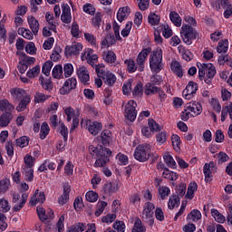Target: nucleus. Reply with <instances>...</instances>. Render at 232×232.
I'll list each match as a JSON object with an SVG mask.
<instances>
[{
  "label": "nucleus",
  "instance_id": "obj_1",
  "mask_svg": "<svg viewBox=\"0 0 232 232\" xmlns=\"http://www.w3.org/2000/svg\"><path fill=\"white\" fill-rule=\"evenodd\" d=\"M149 66L152 73H160L164 70L162 48L157 47L149 53Z\"/></svg>",
  "mask_w": 232,
  "mask_h": 232
},
{
  "label": "nucleus",
  "instance_id": "obj_2",
  "mask_svg": "<svg viewBox=\"0 0 232 232\" xmlns=\"http://www.w3.org/2000/svg\"><path fill=\"white\" fill-rule=\"evenodd\" d=\"M197 66L198 68V79L199 81H204L205 84L211 86L213 84V79L217 75V68L213 63H198Z\"/></svg>",
  "mask_w": 232,
  "mask_h": 232
},
{
  "label": "nucleus",
  "instance_id": "obj_3",
  "mask_svg": "<svg viewBox=\"0 0 232 232\" xmlns=\"http://www.w3.org/2000/svg\"><path fill=\"white\" fill-rule=\"evenodd\" d=\"M11 95L15 99V101H18L19 103L16 106V111H24L28 108V104L32 102V96L28 94L24 89L22 88H16L11 91Z\"/></svg>",
  "mask_w": 232,
  "mask_h": 232
},
{
  "label": "nucleus",
  "instance_id": "obj_4",
  "mask_svg": "<svg viewBox=\"0 0 232 232\" xmlns=\"http://www.w3.org/2000/svg\"><path fill=\"white\" fill-rule=\"evenodd\" d=\"M180 36L183 43L188 46H190V44H193V41H196V39L200 37V34H198V31L193 28L190 24H183L180 30Z\"/></svg>",
  "mask_w": 232,
  "mask_h": 232
},
{
  "label": "nucleus",
  "instance_id": "obj_5",
  "mask_svg": "<svg viewBox=\"0 0 232 232\" xmlns=\"http://www.w3.org/2000/svg\"><path fill=\"white\" fill-rule=\"evenodd\" d=\"M133 157L138 162H148L151 157V145L149 143H142L136 147Z\"/></svg>",
  "mask_w": 232,
  "mask_h": 232
},
{
  "label": "nucleus",
  "instance_id": "obj_6",
  "mask_svg": "<svg viewBox=\"0 0 232 232\" xmlns=\"http://www.w3.org/2000/svg\"><path fill=\"white\" fill-rule=\"evenodd\" d=\"M102 68H104L103 64L97 65L95 69L96 72L102 77L107 86H113L117 82V76L113 72L104 71Z\"/></svg>",
  "mask_w": 232,
  "mask_h": 232
},
{
  "label": "nucleus",
  "instance_id": "obj_7",
  "mask_svg": "<svg viewBox=\"0 0 232 232\" xmlns=\"http://www.w3.org/2000/svg\"><path fill=\"white\" fill-rule=\"evenodd\" d=\"M124 117L130 122H135L137 119V102L130 100L125 105Z\"/></svg>",
  "mask_w": 232,
  "mask_h": 232
},
{
  "label": "nucleus",
  "instance_id": "obj_8",
  "mask_svg": "<svg viewBox=\"0 0 232 232\" xmlns=\"http://www.w3.org/2000/svg\"><path fill=\"white\" fill-rule=\"evenodd\" d=\"M150 53L151 47L144 48L139 53L136 58V67L138 68V72H144L146 60L148 59V55H150Z\"/></svg>",
  "mask_w": 232,
  "mask_h": 232
},
{
  "label": "nucleus",
  "instance_id": "obj_9",
  "mask_svg": "<svg viewBox=\"0 0 232 232\" xmlns=\"http://www.w3.org/2000/svg\"><path fill=\"white\" fill-rule=\"evenodd\" d=\"M83 127L94 137L102 131V124L97 121L86 120Z\"/></svg>",
  "mask_w": 232,
  "mask_h": 232
},
{
  "label": "nucleus",
  "instance_id": "obj_10",
  "mask_svg": "<svg viewBox=\"0 0 232 232\" xmlns=\"http://www.w3.org/2000/svg\"><path fill=\"white\" fill-rule=\"evenodd\" d=\"M82 51V44L74 42L72 45H66L64 49V53L66 57L72 55H79L80 52Z\"/></svg>",
  "mask_w": 232,
  "mask_h": 232
},
{
  "label": "nucleus",
  "instance_id": "obj_11",
  "mask_svg": "<svg viewBox=\"0 0 232 232\" xmlns=\"http://www.w3.org/2000/svg\"><path fill=\"white\" fill-rule=\"evenodd\" d=\"M75 88H77V79L72 77L64 82L63 88L60 89V92L63 95H68V93H70L72 90H75Z\"/></svg>",
  "mask_w": 232,
  "mask_h": 232
},
{
  "label": "nucleus",
  "instance_id": "obj_12",
  "mask_svg": "<svg viewBox=\"0 0 232 232\" xmlns=\"http://www.w3.org/2000/svg\"><path fill=\"white\" fill-rule=\"evenodd\" d=\"M72 191V187L69 183H64L63 185V194L58 198V204L60 206H64V204H68V200H70V192Z\"/></svg>",
  "mask_w": 232,
  "mask_h": 232
},
{
  "label": "nucleus",
  "instance_id": "obj_13",
  "mask_svg": "<svg viewBox=\"0 0 232 232\" xmlns=\"http://www.w3.org/2000/svg\"><path fill=\"white\" fill-rule=\"evenodd\" d=\"M102 191L105 195L110 197L119 191V183L107 181L103 184Z\"/></svg>",
  "mask_w": 232,
  "mask_h": 232
},
{
  "label": "nucleus",
  "instance_id": "obj_14",
  "mask_svg": "<svg viewBox=\"0 0 232 232\" xmlns=\"http://www.w3.org/2000/svg\"><path fill=\"white\" fill-rule=\"evenodd\" d=\"M186 108L194 114V117H198L202 113V104L198 102L192 101L186 104Z\"/></svg>",
  "mask_w": 232,
  "mask_h": 232
},
{
  "label": "nucleus",
  "instance_id": "obj_15",
  "mask_svg": "<svg viewBox=\"0 0 232 232\" xmlns=\"http://www.w3.org/2000/svg\"><path fill=\"white\" fill-rule=\"evenodd\" d=\"M46 196L44 192L36 189L34 196L31 198V206H37V204H44Z\"/></svg>",
  "mask_w": 232,
  "mask_h": 232
},
{
  "label": "nucleus",
  "instance_id": "obj_16",
  "mask_svg": "<svg viewBox=\"0 0 232 232\" xmlns=\"http://www.w3.org/2000/svg\"><path fill=\"white\" fill-rule=\"evenodd\" d=\"M170 70L179 79H182L184 77V69L182 68V64H180V62L179 61H172L170 63Z\"/></svg>",
  "mask_w": 232,
  "mask_h": 232
},
{
  "label": "nucleus",
  "instance_id": "obj_17",
  "mask_svg": "<svg viewBox=\"0 0 232 232\" xmlns=\"http://www.w3.org/2000/svg\"><path fill=\"white\" fill-rule=\"evenodd\" d=\"M39 82L45 92H49L50 93L53 90V82H52L51 77L45 78L44 76L41 75L39 77Z\"/></svg>",
  "mask_w": 232,
  "mask_h": 232
},
{
  "label": "nucleus",
  "instance_id": "obj_18",
  "mask_svg": "<svg viewBox=\"0 0 232 232\" xmlns=\"http://www.w3.org/2000/svg\"><path fill=\"white\" fill-rule=\"evenodd\" d=\"M76 73L78 75V79L83 84H86V82H90V74L88 73V69H86L85 66H82L79 69H77Z\"/></svg>",
  "mask_w": 232,
  "mask_h": 232
},
{
  "label": "nucleus",
  "instance_id": "obj_19",
  "mask_svg": "<svg viewBox=\"0 0 232 232\" xmlns=\"http://www.w3.org/2000/svg\"><path fill=\"white\" fill-rule=\"evenodd\" d=\"M215 168V163L213 161L206 163L203 167V173L205 175V182H211L213 180V175L211 174V169Z\"/></svg>",
  "mask_w": 232,
  "mask_h": 232
},
{
  "label": "nucleus",
  "instance_id": "obj_20",
  "mask_svg": "<svg viewBox=\"0 0 232 232\" xmlns=\"http://www.w3.org/2000/svg\"><path fill=\"white\" fill-rule=\"evenodd\" d=\"M14 119V114L10 111H5L0 116V128H6L12 120Z\"/></svg>",
  "mask_w": 232,
  "mask_h": 232
},
{
  "label": "nucleus",
  "instance_id": "obj_21",
  "mask_svg": "<svg viewBox=\"0 0 232 232\" xmlns=\"http://www.w3.org/2000/svg\"><path fill=\"white\" fill-rule=\"evenodd\" d=\"M102 59L107 63V64H115V61H117V54L113 51H104L102 53Z\"/></svg>",
  "mask_w": 232,
  "mask_h": 232
},
{
  "label": "nucleus",
  "instance_id": "obj_22",
  "mask_svg": "<svg viewBox=\"0 0 232 232\" xmlns=\"http://www.w3.org/2000/svg\"><path fill=\"white\" fill-rule=\"evenodd\" d=\"M178 50L179 53H181L182 59H184V61H187V63L193 61V53H191L188 49H186L184 45H179Z\"/></svg>",
  "mask_w": 232,
  "mask_h": 232
},
{
  "label": "nucleus",
  "instance_id": "obj_23",
  "mask_svg": "<svg viewBox=\"0 0 232 232\" xmlns=\"http://www.w3.org/2000/svg\"><path fill=\"white\" fill-rule=\"evenodd\" d=\"M27 23L34 35H37V34H39V21H37L35 17L30 15L27 17Z\"/></svg>",
  "mask_w": 232,
  "mask_h": 232
},
{
  "label": "nucleus",
  "instance_id": "obj_24",
  "mask_svg": "<svg viewBox=\"0 0 232 232\" xmlns=\"http://www.w3.org/2000/svg\"><path fill=\"white\" fill-rule=\"evenodd\" d=\"M130 16V7L124 6L121 7L117 12V20L119 23H122L125 19H128Z\"/></svg>",
  "mask_w": 232,
  "mask_h": 232
},
{
  "label": "nucleus",
  "instance_id": "obj_25",
  "mask_svg": "<svg viewBox=\"0 0 232 232\" xmlns=\"http://www.w3.org/2000/svg\"><path fill=\"white\" fill-rule=\"evenodd\" d=\"M154 209H155V204L150 201L145 203V206L143 208V215L146 217V218H153Z\"/></svg>",
  "mask_w": 232,
  "mask_h": 232
},
{
  "label": "nucleus",
  "instance_id": "obj_26",
  "mask_svg": "<svg viewBox=\"0 0 232 232\" xmlns=\"http://www.w3.org/2000/svg\"><path fill=\"white\" fill-rule=\"evenodd\" d=\"M100 139L103 146H110V143L111 142V130H102L101 133Z\"/></svg>",
  "mask_w": 232,
  "mask_h": 232
},
{
  "label": "nucleus",
  "instance_id": "obj_27",
  "mask_svg": "<svg viewBox=\"0 0 232 232\" xmlns=\"http://www.w3.org/2000/svg\"><path fill=\"white\" fill-rule=\"evenodd\" d=\"M198 189V185L197 182L189 183L187 190V194L185 195V198H188V200H193L195 197V191Z\"/></svg>",
  "mask_w": 232,
  "mask_h": 232
},
{
  "label": "nucleus",
  "instance_id": "obj_28",
  "mask_svg": "<svg viewBox=\"0 0 232 232\" xmlns=\"http://www.w3.org/2000/svg\"><path fill=\"white\" fill-rule=\"evenodd\" d=\"M179 206H180V197L177 194H173L169 199L168 208L172 210L175 209V208H179Z\"/></svg>",
  "mask_w": 232,
  "mask_h": 232
},
{
  "label": "nucleus",
  "instance_id": "obj_29",
  "mask_svg": "<svg viewBox=\"0 0 232 232\" xmlns=\"http://www.w3.org/2000/svg\"><path fill=\"white\" fill-rule=\"evenodd\" d=\"M163 179H167L172 182L179 180V173L169 170V169H165V171L162 172Z\"/></svg>",
  "mask_w": 232,
  "mask_h": 232
},
{
  "label": "nucleus",
  "instance_id": "obj_30",
  "mask_svg": "<svg viewBox=\"0 0 232 232\" xmlns=\"http://www.w3.org/2000/svg\"><path fill=\"white\" fill-rule=\"evenodd\" d=\"M22 175H24L25 182H34V169L22 167Z\"/></svg>",
  "mask_w": 232,
  "mask_h": 232
},
{
  "label": "nucleus",
  "instance_id": "obj_31",
  "mask_svg": "<svg viewBox=\"0 0 232 232\" xmlns=\"http://www.w3.org/2000/svg\"><path fill=\"white\" fill-rule=\"evenodd\" d=\"M169 19L171 23L175 24L178 28H179V26H182V18L176 11H171L169 13Z\"/></svg>",
  "mask_w": 232,
  "mask_h": 232
},
{
  "label": "nucleus",
  "instance_id": "obj_32",
  "mask_svg": "<svg viewBox=\"0 0 232 232\" xmlns=\"http://www.w3.org/2000/svg\"><path fill=\"white\" fill-rule=\"evenodd\" d=\"M160 90V87H158L157 85H154L151 82H147L145 84V95H155Z\"/></svg>",
  "mask_w": 232,
  "mask_h": 232
},
{
  "label": "nucleus",
  "instance_id": "obj_33",
  "mask_svg": "<svg viewBox=\"0 0 232 232\" xmlns=\"http://www.w3.org/2000/svg\"><path fill=\"white\" fill-rule=\"evenodd\" d=\"M202 218V213L198 209L191 210L187 216V221L192 220V222H198Z\"/></svg>",
  "mask_w": 232,
  "mask_h": 232
},
{
  "label": "nucleus",
  "instance_id": "obj_34",
  "mask_svg": "<svg viewBox=\"0 0 232 232\" xmlns=\"http://www.w3.org/2000/svg\"><path fill=\"white\" fill-rule=\"evenodd\" d=\"M110 162V158L104 157L102 154L99 155V157L96 159V161L94 162V168H105L106 164Z\"/></svg>",
  "mask_w": 232,
  "mask_h": 232
},
{
  "label": "nucleus",
  "instance_id": "obj_35",
  "mask_svg": "<svg viewBox=\"0 0 232 232\" xmlns=\"http://www.w3.org/2000/svg\"><path fill=\"white\" fill-rule=\"evenodd\" d=\"M148 23L150 26H159V24H160V15L155 13H150L148 15Z\"/></svg>",
  "mask_w": 232,
  "mask_h": 232
},
{
  "label": "nucleus",
  "instance_id": "obj_36",
  "mask_svg": "<svg viewBox=\"0 0 232 232\" xmlns=\"http://www.w3.org/2000/svg\"><path fill=\"white\" fill-rule=\"evenodd\" d=\"M52 97L51 95H46L43 92H36L34 94V102L35 104H43V102H46L48 99Z\"/></svg>",
  "mask_w": 232,
  "mask_h": 232
},
{
  "label": "nucleus",
  "instance_id": "obj_37",
  "mask_svg": "<svg viewBox=\"0 0 232 232\" xmlns=\"http://www.w3.org/2000/svg\"><path fill=\"white\" fill-rule=\"evenodd\" d=\"M92 24L96 28V30L101 28V24H102V14L101 12H97L92 18Z\"/></svg>",
  "mask_w": 232,
  "mask_h": 232
},
{
  "label": "nucleus",
  "instance_id": "obj_38",
  "mask_svg": "<svg viewBox=\"0 0 232 232\" xmlns=\"http://www.w3.org/2000/svg\"><path fill=\"white\" fill-rule=\"evenodd\" d=\"M14 110V105L8 102V100L4 99L0 101V111H9V113H12Z\"/></svg>",
  "mask_w": 232,
  "mask_h": 232
},
{
  "label": "nucleus",
  "instance_id": "obj_39",
  "mask_svg": "<svg viewBox=\"0 0 232 232\" xmlns=\"http://www.w3.org/2000/svg\"><path fill=\"white\" fill-rule=\"evenodd\" d=\"M211 216L218 224H224V222H226V217H224V215L219 213V211L217 210V208L211 209Z\"/></svg>",
  "mask_w": 232,
  "mask_h": 232
},
{
  "label": "nucleus",
  "instance_id": "obj_40",
  "mask_svg": "<svg viewBox=\"0 0 232 232\" xmlns=\"http://www.w3.org/2000/svg\"><path fill=\"white\" fill-rule=\"evenodd\" d=\"M124 64H126L129 73H135V71L138 70L137 63H135V60L133 59H126Z\"/></svg>",
  "mask_w": 232,
  "mask_h": 232
},
{
  "label": "nucleus",
  "instance_id": "obj_41",
  "mask_svg": "<svg viewBox=\"0 0 232 232\" xmlns=\"http://www.w3.org/2000/svg\"><path fill=\"white\" fill-rule=\"evenodd\" d=\"M163 160L168 168H170V169H177V162L175 161V159H173V156L169 154L165 155L163 156Z\"/></svg>",
  "mask_w": 232,
  "mask_h": 232
},
{
  "label": "nucleus",
  "instance_id": "obj_42",
  "mask_svg": "<svg viewBox=\"0 0 232 232\" xmlns=\"http://www.w3.org/2000/svg\"><path fill=\"white\" fill-rule=\"evenodd\" d=\"M227 50H229V42L227 40H222L218 43L217 47L218 53H227Z\"/></svg>",
  "mask_w": 232,
  "mask_h": 232
},
{
  "label": "nucleus",
  "instance_id": "obj_43",
  "mask_svg": "<svg viewBox=\"0 0 232 232\" xmlns=\"http://www.w3.org/2000/svg\"><path fill=\"white\" fill-rule=\"evenodd\" d=\"M160 32H162V35L165 39H169L173 35V30L169 28V24H162L160 27Z\"/></svg>",
  "mask_w": 232,
  "mask_h": 232
},
{
  "label": "nucleus",
  "instance_id": "obj_44",
  "mask_svg": "<svg viewBox=\"0 0 232 232\" xmlns=\"http://www.w3.org/2000/svg\"><path fill=\"white\" fill-rule=\"evenodd\" d=\"M86 229V224L78 222L72 226H71L67 232H83Z\"/></svg>",
  "mask_w": 232,
  "mask_h": 232
},
{
  "label": "nucleus",
  "instance_id": "obj_45",
  "mask_svg": "<svg viewBox=\"0 0 232 232\" xmlns=\"http://www.w3.org/2000/svg\"><path fill=\"white\" fill-rule=\"evenodd\" d=\"M131 232H146V227L142 225L140 218L135 220Z\"/></svg>",
  "mask_w": 232,
  "mask_h": 232
},
{
  "label": "nucleus",
  "instance_id": "obj_46",
  "mask_svg": "<svg viewBox=\"0 0 232 232\" xmlns=\"http://www.w3.org/2000/svg\"><path fill=\"white\" fill-rule=\"evenodd\" d=\"M49 133H50V126H48V123L46 121H44L41 125V130H40L41 140H44V139H46V136Z\"/></svg>",
  "mask_w": 232,
  "mask_h": 232
},
{
  "label": "nucleus",
  "instance_id": "obj_47",
  "mask_svg": "<svg viewBox=\"0 0 232 232\" xmlns=\"http://www.w3.org/2000/svg\"><path fill=\"white\" fill-rule=\"evenodd\" d=\"M39 73H41V66L36 65L33 69H29L26 72V75L29 79H35Z\"/></svg>",
  "mask_w": 232,
  "mask_h": 232
},
{
  "label": "nucleus",
  "instance_id": "obj_48",
  "mask_svg": "<svg viewBox=\"0 0 232 232\" xmlns=\"http://www.w3.org/2000/svg\"><path fill=\"white\" fill-rule=\"evenodd\" d=\"M53 79H63V65H55L52 71Z\"/></svg>",
  "mask_w": 232,
  "mask_h": 232
},
{
  "label": "nucleus",
  "instance_id": "obj_49",
  "mask_svg": "<svg viewBox=\"0 0 232 232\" xmlns=\"http://www.w3.org/2000/svg\"><path fill=\"white\" fill-rule=\"evenodd\" d=\"M171 142L175 151H180V136L178 134H172Z\"/></svg>",
  "mask_w": 232,
  "mask_h": 232
},
{
  "label": "nucleus",
  "instance_id": "obj_50",
  "mask_svg": "<svg viewBox=\"0 0 232 232\" xmlns=\"http://www.w3.org/2000/svg\"><path fill=\"white\" fill-rule=\"evenodd\" d=\"M53 67V62L47 61L42 66V72L44 73L46 77H49L50 72H52Z\"/></svg>",
  "mask_w": 232,
  "mask_h": 232
},
{
  "label": "nucleus",
  "instance_id": "obj_51",
  "mask_svg": "<svg viewBox=\"0 0 232 232\" xmlns=\"http://www.w3.org/2000/svg\"><path fill=\"white\" fill-rule=\"evenodd\" d=\"M171 193V189L166 186H162L159 188V195L161 198V200H166L167 197H169V194Z\"/></svg>",
  "mask_w": 232,
  "mask_h": 232
},
{
  "label": "nucleus",
  "instance_id": "obj_52",
  "mask_svg": "<svg viewBox=\"0 0 232 232\" xmlns=\"http://www.w3.org/2000/svg\"><path fill=\"white\" fill-rule=\"evenodd\" d=\"M9 188H10V179L8 178L2 179L0 180V193H6Z\"/></svg>",
  "mask_w": 232,
  "mask_h": 232
},
{
  "label": "nucleus",
  "instance_id": "obj_53",
  "mask_svg": "<svg viewBox=\"0 0 232 232\" xmlns=\"http://www.w3.org/2000/svg\"><path fill=\"white\" fill-rule=\"evenodd\" d=\"M148 126L149 130H150L152 133H155V131H160V125H159V123H157L153 119H149Z\"/></svg>",
  "mask_w": 232,
  "mask_h": 232
},
{
  "label": "nucleus",
  "instance_id": "obj_54",
  "mask_svg": "<svg viewBox=\"0 0 232 232\" xmlns=\"http://www.w3.org/2000/svg\"><path fill=\"white\" fill-rule=\"evenodd\" d=\"M85 198L88 202H97V200H99V194L93 190H91L85 194Z\"/></svg>",
  "mask_w": 232,
  "mask_h": 232
},
{
  "label": "nucleus",
  "instance_id": "obj_55",
  "mask_svg": "<svg viewBox=\"0 0 232 232\" xmlns=\"http://www.w3.org/2000/svg\"><path fill=\"white\" fill-rule=\"evenodd\" d=\"M20 61L22 63H24L26 66H31V64H34V63H35V58L28 56L26 55V53H23Z\"/></svg>",
  "mask_w": 232,
  "mask_h": 232
},
{
  "label": "nucleus",
  "instance_id": "obj_56",
  "mask_svg": "<svg viewBox=\"0 0 232 232\" xmlns=\"http://www.w3.org/2000/svg\"><path fill=\"white\" fill-rule=\"evenodd\" d=\"M116 159L119 160L120 166H128V163L130 162L128 156L121 152L117 154Z\"/></svg>",
  "mask_w": 232,
  "mask_h": 232
},
{
  "label": "nucleus",
  "instance_id": "obj_57",
  "mask_svg": "<svg viewBox=\"0 0 232 232\" xmlns=\"http://www.w3.org/2000/svg\"><path fill=\"white\" fill-rule=\"evenodd\" d=\"M82 208H84V203L82 202V197H77L74 199L73 202V208L75 211H82Z\"/></svg>",
  "mask_w": 232,
  "mask_h": 232
},
{
  "label": "nucleus",
  "instance_id": "obj_58",
  "mask_svg": "<svg viewBox=\"0 0 232 232\" xmlns=\"http://www.w3.org/2000/svg\"><path fill=\"white\" fill-rule=\"evenodd\" d=\"M82 10L83 12H85V14H88L89 15H95V6H93V5L90 3L83 5Z\"/></svg>",
  "mask_w": 232,
  "mask_h": 232
},
{
  "label": "nucleus",
  "instance_id": "obj_59",
  "mask_svg": "<svg viewBox=\"0 0 232 232\" xmlns=\"http://www.w3.org/2000/svg\"><path fill=\"white\" fill-rule=\"evenodd\" d=\"M101 150H102V149H99L98 147H95L94 145L89 146V153L95 159L99 158V156L102 154V152Z\"/></svg>",
  "mask_w": 232,
  "mask_h": 232
},
{
  "label": "nucleus",
  "instance_id": "obj_60",
  "mask_svg": "<svg viewBox=\"0 0 232 232\" xmlns=\"http://www.w3.org/2000/svg\"><path fill=\"white\" fill-rule=\"evenodd\" d=\"M24 160L25 165H23L22 168L33 169L34 166H35V163H34V157H32L31 155H26L24 158Z\"/></svg>",
  "mask_w": 232,
  "mask_h": 232
},
{
  "label": "nucleus",
  "instance_id": "obj_61",
  "mask_svg": "<svg viewBox=\"0 0 232 232\" xmlns=\"http://www.w3.org/2000/svg\"><path fill=\"white\" fill-rule=\"evenodd\" d=\"M63 72H64V77H72L73 73V64L72 63H65L63 65Z\"/></svg>",
  "mask_w": 232,
  "mask_h": 232
},
{
  "label": "nucleus",
  "instance_id": "obj_62",
  "mask_svg": "<svg viewBox=\"0 0 232 232\" xmlns=\"http://www.w3.org/2000/svg\"><path fill=\"white\" fill-rule=\"evenodd\" d=\"M10 208L8 200L5 198L0 199V211H3V213H8V211H10Z\"/></svg>",
  "mask_w": 232,
  "mask_h": 232
},
{
  "label": "nucleus",
  "instance_id": "obj_63",
  "mask_svg": "<svg viewBox=\"0 0 232 232\" xmlns=\"http://www.w3.org/2000/svg\"><path fill=\"white\" fill-rule=\"evenodd\" d=\"M162 76L155 73L150 77V84H154V86H160L162 84Z\"/></svg>",
  "mask_w": 232,
  "mask_h": 232
},
{
  "label": "nucleus",
  "instance_id": "obj_64",
  "mask_svg": "<svg viewBox=\"0 0 232 232\" xmlns=\"http://www.w3.org/2000/svg\"><path fill=\"white\" fill-rule=\"evenodd\" d=\"M113 228L117 232H124L126 231V225L122 221L116 220L113 224Z\"/></svg>",
  "mask_w": 232,
  "mask_h": 232
}]
</instances>
